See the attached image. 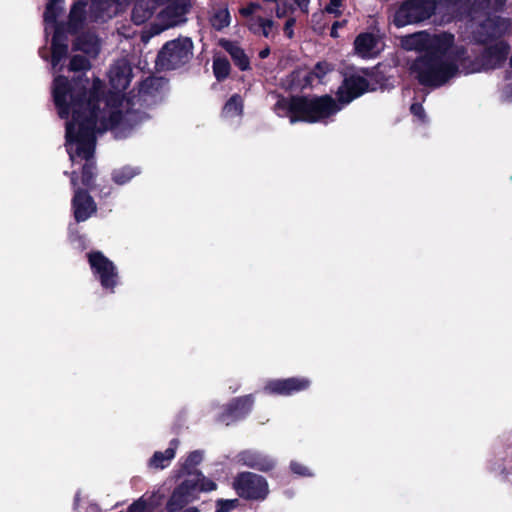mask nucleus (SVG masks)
Returning a JSON list of instances; mask_svg holds the SVG:
<instances>
[{
  "mask_svg": "<svg viewBox=\"0 0 512 512\" xmlns=\"http://www.w3.org/2000/svg\"><path fill=\"white\" fill-rule=\"evenodd\" d=\"M102 89L99 78L69 81L56 75L52 84L57 113L66 121V150L72 164L82 166L84 186L93 179L97 133L111 130L115 137L123 138L144 120L142 114L131 110L130 101L124 97H113L100 108Z\"/></svg>",
  "mask_w": 512,
  "mask_h": 512,
  "instance_id": "obj_1",
  "label": "nucleus"
},
{
  "mask_svg": "<svg viewBox=\"0 0 512 512\" xmlns=\"http://www.w3.org/2000/svg\"><path fill=\"white\" fill-rule=\"evenodd\" d=\"M453 42L454 37L447 33L430 35L419 32L402 38L401 45L404 49L426 51L411 67L412 73L422 85L440 87L455 77L460 68L464 73L478 70L463 66V53L454 48Z\"/></svg>",
  "mask_w": 512,
  "mask_h": 512,
  "instance_id": "obj_2",
  "label": "nucleus"
},
{
  "mask_svg": "<svg viewBox=\"0 0 512 512\" xmlns=\"http://www.w3.org/2000/svg\"><path fill=\"white\" fill-rule=\"evenodd\" d=\"M369 90L367 79L354 74L346 78L337 90L338 101L329 95L319 97H294L290 100L280 99L275 105L277 114L289 116L290 123L305 121L309 123H328L344 105Z\"/></svg>",
  "mask_w": 512,
  "mask_h": 512,
  "instance_id": "obj_3",
  "label": "nucleus"
},
{
  "mask_svg": "<svg viewBox=\"0 0 512 512\" xmlns=\"http://www.w3.org/2000/svg\"><path fill=\"white\" fill-rule=\"evenodd\" d=\"M86 3L77 1L71 8L68 19V31L76 33L83 29L89 21L111 18L117 11L115 0H93L91 13L86 12Z\"/></svg>",
  "mask_w": 512,
  "mask_h": 512,
  "instance_id": "obj_4",
  "label": "nucleus"
},
{
  "mask_svg": "<svg viewBox=\"0 0 512 512\" xmlns=\"http://www.w3.org/2000/svg\"><path fill=\"white\" fill-rule=\"evenodd\" d=\"M64 11V0H50L44 13L45 31L53 33L52 38V66L56 69L62 59L66 57L68 46L62 42V29L57 25V18Z\"/></svg>",
  "mask_w": 512,
  "mask_h": 512,
  "instance_id": "obj_5",
  "label": "nucleus"
},
{
  "mask_svg": "<svg viewBox=\"0 0 512 512\" xmlns=\"http://www.w3.org/2000/svg\"><path fill=\"white\" fill-rule=\"evenodd\" d=\"M215 489L216 484L200 472L189 473V479L185 480L172 494L167 503V510L169 512H176L185 503L195 498V492H208Z\"/></svg>",
  "mask_w": 512,
  "mask_h": 512,
  "instance_id": "obj_6",
  "label": "nucleus"
},
{
  "mask_svg": "<svg viewBox=\"0 0 512 512\" xmlns=\"http://www.w3.org/2000/svg\"><path fill=\"white\" fill-rule=\"evenodd\" d=\"M190 38L182 37L167 42L159 52L157 65L161 69H175L186 64L193 55Z\"/></svg>",
  "mask_w": 512,
  "mask_h": 512,
  "instance_id": "obj_7",
  "label": "nucleus"
},
{
  "mask_svg": "<svg viewBox=\"0 0 512 512\" xmlns=\"http://www.w3.org/2000/svg\"><path fill=\"white\" fill-rule=\"evenodd\" d=\"M436 0H410L403 3L393 16L397 27L424 21L431 17L437 8Z\"/></svg>",
  "mask_w": 512,
  "mask_h": 512,
  "instance_id": "obj_8",
  "label": "nucleus"
},
{
  "mask_svg": "<svg viewBox=\"0 0 512 512\" xmlns=\"http://www.w3.org/2000/svg\"><path fill=\"white\" fill-rule=\"evenodd\" d=\"M88 262L93 276L101 287L113 293L119 284V273L115 264L98 251L88 254Z\"/></svg>",
  "mask_w": 512,
  "mask_h": 512,
  "instance_id": "obj_9",
  "label": "nucleus"
},
{
  "mask_svg": "<svg viewBox=\"0 0 512 512\" xmlns=\"http://www.w3.org/2000/svg\"><path fill=\"white\" fill-rule=\"evenodd\" d=\"M233 486L239 496L249 500L263 501L269 494L267 480L263 476L251 472L238 475Z\"/></svg>",
  "mask_w": 512,
  "mask_h": 512,
  "instance_id": "obj_10",
  "label": "nucleus"
},
{
  "mask_svg": "<svg viewBox=\"0 0 512 512\" xmlns=\"http://www.w3.org/2000/svg\"><path fill=\"white\" fill-rule=\"evenodd\" d=\"M262 11V5L257 2H249L239 9L240 15L248 19L247 26L252 33L269 38L273 35L274 22L261 17L259 13Z\"/></svg>",
  "mask_w": 512,
  "mask_h": 512,
  "instance_id": "obj_11",
  "label": "nucleus"
},
{
  "mask_svg": "<svg viewBox=\"0 0 512 512\" xmlns=\"http://www.w3.org/2000/svg\"><path fill=\"white\" fill-rule=\"evenodd\" d=\"M188 11V5L185 0H178L168 5L160 14L159 20L161 27L155 28L154 34H159L161 31L179 25L186 21L185 15Z\"/></svg>",
  "mask_w": 512,
  "mask_h": 512,
  "instance_id": "obj_12",
  "label": "nucleus"
},
{
  "mask_svg": "<svg viewBox=\"0 0 512 512\" xmlns=\"http://www.w3.org/2000/svg\"><path fill=\"white\" fill-rule=\"evenodd\" d=\"M71 182L72 185L76 187L77 183L75 171L72 173ZM72 207L75 219L78 222L87 220L96 211V204L94 203L92 197L87 192L79 188H75Z\"/></svg>",
  "mask_w": 512,
  "mask_h": 512,
  "instance_id": "obj_13",
  "label": "nucleus"
},
{
  "mask_svg": "<svg viewBox=\"0 0 512 512\" xmlns=\"http://www.w3.org/2000/svg\"><path fill=\"white\" fill-rule=\"evenodd\" d=\"M108 77L115 91L121 92L127 89L132 78V69L128 61L126 59L116 61L111 66Z\"/></svg>",
  "mask_w": 512,
  "mask_h": 512,
  "instance_id": "obj_14",
  "label": "nucleus"
},
{
  "mask_svg": "<svg viewBox=\"0 0 512 512\" xmlns=\"http://www.w3.org/2000/svg\"><path fill=\"white\" fill-rule=\"evenodd\" d=\"M510 29V22L501 17H490L480 25L477 40L486 42L488 39H496Z\"/></svg>",
  "mask_w": 512,
  "mask_h": 512,
  "instance_id": "obj_15",
  "label": "nucleus"
},
{
  "mask_svg": "<svg viewBox=\"0 0 512 512\" xmlns=\"http://www.w3.org/2000/svg\"><path fill=\"white\" fill-rule=\"evenodd\" d=\"M239 462L245 466L261 471H269L275 466V460L272 457L252 450L243 451L239 455Z\"/></svg>",
  "mask_w": 512,
  "mask_h": 512,
  "instance_id": "obj_16",
  "label": "nucleus"
},
{
  "mask_svg": "<svg viewBox=\"0 0 512 512\" xmlns=\"http://www.w3.org/2000/svg\"><path fill=\"white\" fill-rule=\"evenodd\" d=\"M253 403L254 399L250 395L233 400L226 409V412L221 415L220 420L228 424L230 421L245 416L250 412Z\"/></svg>",
  "mask_w": 512,
  "mask_h": 512,
  "instance_id": "obj_17",
  "label": "nucleus"
},
{
  "mask_svg": "<svg viewBox=\"0 0 512 512\" xmlns=\"http://www.w3.org/2000/svg\"><path fill=\"white\" fill-rule=\"evenodd\" d=\"M355 52L362 58H373L381 50L380 41L373 34H360L354 42Z\"/></svg>",
  "mask_w": 512,
  "mask_h": 512,
  "instance_id": "obj_18",
  "label": "nucleus"
},
{
  "mask_svg": "<svg viewBox=\"0 0 512 512\" xmlns=\"http://www.w3.org/2000/svg\"><path fill=\"white\" fill-rule=\"evenodd\" d=\"M165 0H137L132 10V21L136 25L146 22L154 13L156 6Z\"/></svg>",
  "mask_w": 512,
  "mask_h": 512,
  "instance_id": "obj_19",
  "label": "nucleus"
},
{
  "mask_svg": "<svg viewBox=\"0 0 512 512\" xmlns=\"http://www.w3.org/2000/svg\"><path fill=\"white\" fill-rule=\"evenodd\" d=\"M74 48L82 51L90 58H96L101 49V41L94 34L87 33L76 39Z\"/></svg>",
  "mask_w": 512,
  "mask_h": 512,
  "instance_id": "obj_20",
  "label": "nucleus"
},
{
  "mask_svg": "<svg viewBox=\"0 0 512 512\" xmlns=\"http://www.w3.org/2000/svg\"><path fill=\"white\" fill-rule=\"evenodd\" d=\"M508 51V45L502 40L490 46L485 53L486 68H495L501 64L506 59Z\"/></svg>",
  "mask_w": 512,
  "mask_h": 512,
  "instance_id": "obj_21",
  "label": "nucleus"
},
{
  "mask_svg": "<svg viewBox=\"0 0 512 512\" xmlns=\"http://www.w3.org/2000/svg\"><path fill=\"white\" fill-rule=\"evenodd\" d=\"M178 448V441L172 440L169 444V447L164 452H155L152 458L149 461V465L155 469H164L166 468L172 459L175 457L176 450Z\"/></svg>",
  "mask_w": 512,
  "mask_h": 512,
  "instance_id": "obj_22",
  "label": "nucleus"
},
{
  "mask_svg": "<svg viewBox=\"0 0 512 512\" xmlns=\"http://www.w3.org/2000/svg\"><path fill=\"white\" fill-rule=\"evenodd\" d=\"M219 44L231 55L235 64L241 70H246L249 68V59L241 47H239L236 43L226 39H221Z\"/></svg>",
  "mask_w": 512,
  "mask_h": 512,
  "instance_id": "obj_23",
  "label": "nucleus"
},
{
  "mask_svg": "<svg viewBox=\"0 0 512 512\" xmlns=\"http://www.w3.org/2000/svg\"><path fill=\"white\" fill-rule=\"evenodd\" d=\"M243 113V101L239 95H233L224 105L222 116L228 121H237Z\"/></svg>",
  "mask_w": 512,
  "mask_h": 512,
  "instance_id": "obj_24",
  "label": "nucleus"
},
{
  "mask_svg": "<svg viewBox=\"0 0 512 512\" xmlns=\"http://www.w3.org/2000/svg\"><path fill=\"white\" fill-rule=\"evenodd\" d=\"M211 25L216 30H222L230 25L231 17L227 8L216 9L210 19Z\"/></svg>",
  "mask_w": 512,
  "mask_h": 512,
  "instance_id": "obj_25",
  "label": "nucleus"
},
{
  "mask_svg": "<svg viewBox=\"0 0 512 512\" xmlns=\"http://www.w3.org/2000/svg\"><path fill=\"white\" fill-rule=\"evenodd\" d=\"M139 173L140 170L137 167L125 166L114 170L112 177L115 183L123 185L129 182Z\"/></svg>",
  "mask_w": 512,
  "mask_h": 512,
  "instance_id": "obj_26",
  "label": "nucleus"
},
{
  "mask_svg": "<svg viewBox=\"0 0 512 512\" xmlns=\"http://www.w3.org/2000/svg\"><path fill=\"white\" fill-rule=\"evenodd\" d=\"M286 390L288 396L304 391L309 388L311 381L306 377H292V378H286Z\"/></svg>",
  "mask_w": 512,
  "mask_h": 512,
  "instance_id": "obj_27",
  "label": "nucleus"
},
{
  "mask_svg": "<svg viewBox=\"0 0 512 512\" xmlns=\"http://www.w3.org/2000/svg\"><path fill=\"white\" fill-rule=\"evenodd\" d=\"M264 392L270 395L288 396L285 379H272L265 383Z\"/></svg>",
  "mask_w": 512,
  "mask_h": 512,
  "instance_id": "obj_28",
  "label": "nucleus"
},
{
  "mask_svg": "<svg viewBox=\"0 0 512 512\" xmlns=\"http://www.w3.org/2000/svg\"><path fill=\"white\" fill-rule=\"evenodd\" d=\"M214 75L218 80L225 79L230 73V63L227 59L217 57L213 61Z\"/></svg>",
  "mask_w": 512,
  "mask_h": 512,
  "instance_id": "obj_29",
  "label": "nucleus"
},
{
  "mask_svg": "<svg viewBox=\"0 0 512 512\" xmlns=\"http://www.w3.org/2000/svg\"><path fill=\"white\" fill-rule=\"evenodd\" d=\"M329 71H331L330 64L326 62L318 63L312 72H309L305 75L307 84L312 85L314 78H317L319 81H321L323 76Z\"/></svg>",
  "mask_w": 512,
  "mask_h": 512,
  "instance_id": "obj_30",
  "label": "nucleus"
},
{
  "mask_svg": "<svg viewBox=\"0 0 512 512\" xmlns=\"http://www.w3.org/2000/svg\"><path fill=\"white\" fill-rule=\"evenodd\" d=\"M91 68L90 61L80 55H75L71 58L70 61V70L77 72V71H87Z\"/></svg>",
  "mask_w": 512,
  "mask_h": 512,
  "instance_id": "obj_31",
  "label": "nucleus"
},
{
  "mask_svg": "<svg viewBox=\"0 0 512 512\" xmlns=\"http://www.w3.org/2000/svg\"><path fill=\"white\" fill-rule=\"evenodd\" d=\"M203 460V452L201 451H193L191 452L187 458L185 459L183 463V468L189 473H191L189 470L196 467L198 464H200Z\"/></svg>",
  "mask_w": 512,
  "mask_h": 512,
  "instance_id": "obj_32",
  "label": "nucleus"
},
{
  "mask_svg": "<svg viewBox=\"0 0 512 512\" xmlns=\"http://www.w3.org/2000/svg\"><path fill=\"white\" fill-rule=\"evenodd\" d=\"M265 2H273L276 4V16L278 18L286 17L290 15L294 8L291 4H288L285 0H264Z\"/></svg>",
  "mask_w": 512,
  "mask_h": 512,
  "instance_id": "obj_33",
  "label": "nucleus"
},
{
  "mask_svg": "<svg viewBox=\"0 0 512 512\" xmlns=\"http://www.w3.org/2000/svg\"><path fill=\"white\" fill-rule=\"evenodd\" d=\"M290 468L294 474L299 475V476L310 477L313 475V473L309 467L304 466L303 464H301L297 461H292L290 463Z\"/></svg>",
  "mask_w": 512,
  "mask_h": 512,
  "instance_id": "obj_34",
  "label": "nucleus"
},
{
  "mask_svg": "<svg viewBox=\"0 0 512 512\" xmlns=\"http://www.w3.org/2000/svg\"><path fill=\"white\" fill-rule=\"evenodd\" d=\"M238 504L237 499L230 500H219L217 502V510L216 512H229L234 509Z\"/></svg>",
  "mask_w": 512,
  "mask_h": 512,
  "instance_id": "obj_35",
  "label": "nucleus"
},
{
  "mask_svg": "<svg viewBox=\"0 0 512 512\" xmlns=\"http://www.w3.org/2000/svg\"><path fill=\"white\" fill-rule=\"evenodd\" d=\"M342 4V0H330L329 5L326 7V11L330 14H334L335 16L340 15V6Z\"/></svg>",
  "mask_w": 512,
  "mask_h": 512,
  "instance_id": "obj_36",
  "label": "nucleus"
},
{
  "mask_svg": "<svg viewBox=\"0 0 512 512\" xmlns=\"http://www.w3.org/2000/svg\"><path fill=\"white\" fill-rule=\"evenodd\" d=\"M146 509V502L140 498L135 501L128 509V512H144Z\"/></svg>",
  "mask_w": 512,
  "mask_h": 512,
  "instance_id": "obj_37",
  "label": "nucleus"
},
{
  "mask_svg": "<svg viewBox=\"0 0 512 512\" xmlns=\"http://www.w3.org/2000/svg\"><path fill=\"white\" fill-rule=\"evenodd\" d=\"M410 110L415 117H417L421 121H424L425 113L422 105L417 103L412 104Z\"/></svg>",
  "mask_w": 512,
  "mask_h": 512,
  "instance_id": "obj_38",
  "label": "nucleus"
},
{
  "mask_svg": "<svg viewBox=\"0 0 512 512\" xmlns=\"http://www.w3.org/2000/svg\"><path fill=\"white\" fill-rule=\"evenodd\" d=\"M295 23V20L293 18H290L287 20V22L285 23V26H284V32L285 34L291 38L293 36V25Z\"/></svg>",
  "mask_w": 512,
  "mask_h": 512,
  "instance_id": "obj_39",
  "label": "nucleus"
},
{
  "mask_svg": "<svg viewBox=\"0 0 512 512\" xmlns=\"http://www.w3.org/2000/svg\"><path fill=\"white\" fill-rule=\"evenodd\" d=\"M298 7L306 13L308 11V4L310 0H294Z\"/></svg>",
  "mask_w": 512,
  "mask_h": 512,
  "instance_id": "obj_40",
  "label": "nucleus"
},
{
  "mask_svg": "<svg viewBox=\"0 0 512 512\" xmlns=\"http://www.w3.org/2000/svg\"><path fill=\"white\" fill-rule=\"evenodd\" d=\"M502 97L504 100L506 101H512V86L511 87H507L503 93H502Z\"/></svg>",
  "mask_w": 512,
  "mask_h": 512,
  "instance_id": "obj_41",
  "label": "nucleus"
},
{
  "mask_svg": "<svg viewBox=\"0 0 512 512\" xmlns=\"http://www.w3.org/2000/svg\"><path fill=\"white\" fill-rule=\"evenodd\" d=\"M270 54V50L269 48H264L262 49L260 52H259V57L264 59L266 57H268V55Z\"/></svg>",
  "mask_w": 512,
  "mask_h": 512,
  "instance_id": "obj_42",
  "label": "nucleus"
},
{
  "mask_svg": "<svg viewBox=\"0 0 512 512\" xmlns=\"http://www.w3.org/2000/svg\"><path fill=\"white\" fill-rule=\"evenodd\" d=\"M331 35H332L333 37H337L336 24H333V26H332V29H331Z\"/></svg>",
  "mask_w": 512,
  "mask_h": 512,
  "instance_id": "obj_43",
  "label": "nucleus"
},
{
  "mask_svg": "<svg viewBox=\"0 0 512 512\" xmlns=\"http://www.w3.org/2000/svg\"><path fill=\"white\" fill-rule=\"evenodd\" d=\"M182 512H199V510L195 507H189Z\"/></svg>",
  "mask_w": 512,
  "mask_h": 512,
  "instance_id": "obj_44",
  "label": "nucleus"
},
{
  "mask_svg": "<svg viewBox=\"0 0 512 512\" xmlns=\"http://www.w3.org/2000/svg\"><path fill=\"white\" fill-rule=\"evenodd\" d=\"M498 4V1H495L494 3H492L490 0L488 1L487 5H486V8H490V7H493L494 5Z\"/></svg>",
  "mask_w": 512,
  "mask_h": 512,
  "instance_id": "obj_45",
  "label": "nucleus"
},
{
  "mask_svg": "<svg viewBox=\"0 0 512 512\" xmlns=\"http://www.w3.org/2000/svg\"><path fill=\"white\" fill-rule=\"evenodd\" d=\"M334 24H336V29H337L338 27L342 26V24H341V23H339V22H335Z\"/></svg>",
  "mask_w": 512,
  "mask_h": 512,
  "instance_id": "obj_46",
  "label": "nucleus"
}]
</instances>
